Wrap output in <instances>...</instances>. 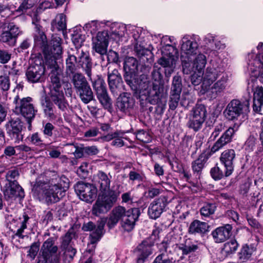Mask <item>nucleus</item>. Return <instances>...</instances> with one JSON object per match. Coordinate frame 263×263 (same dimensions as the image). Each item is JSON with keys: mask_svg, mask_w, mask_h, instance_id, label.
<instances>
[{"mask_svg": "<svg viewBox=\"0 0 263 263\" xmlns=\"http://www.w3.org/2000/svg\"><path fill=\"white\" fill-rule=\"evenodd\" d=\"M105 220L102 219L98 222L96 226L92 221L84 223L82 226V230L84 231L91 232L89 235L90 242L95 244L99 241L104 234V227Z\"/></svg>", "mask_w": 263, "mask_h": 263, "instance_id": "obj_15", "label": "nucleus"}, {"mask_svg": "<svg viewBox=\"0 0 263 263\" xmlns=\"http://www.w3.org/2000/svg\"><path fill=\"white\" fill-rule=\"evenodd\" d=\"M10 85V80L8 76H0V89L5 91H7L9 89Z\"/></svg>", "mask_w": 263, "mask_h": 263, "instance_id": "obj_58", "label": "nucleus"}, {"mask_svg": "<svg viewBox=\"0 0 263 263\" xmlns=\"http://www.w3.org/2000/svg\"><path fill=\"white\" fill-rule=\"evenodd\" d=\"M74 190L80 199L86 202H91L97 196V187L89 183L78 182L74 185Z\"/></svg>", "mask_w": 263, "mask_h": 263, "instance_id": "obj_14", "label": "nucleus"}, {"mask_svg": "<svg viewBox=\"0 0 263 263\" xmlns=\"http://www.w3.org/2000/svg\"><path fill=\"white\" fill-rule=\"evenodd\" d=\"M134 50L139 59L140 63L145 66L144 69L148 71L154 62V55L152 52L138 44L135 46Z\"/></svg>", "mask_w": 263, "mask_h": 263, "instance_id": "obj_21", "label": "nucleus"}, {"mask_svg": "<svg viewBox=\"0 0 263 263\" xmlns=\"http://www.w3.org/2000/svg\"><path fill=\"white\" fill-rule=\"evenodd\" d=\"M34 25L33 33L34 45L41 49L45 61L54 58L57 59H62L63 50L61 46V39L60 37L54 38L52 40V46H49L42 26L38 24H34Z\"/></svg>", "mask_w": 263, "mask_h": 263, "instance_id": "obj_4", "label": "nucleus"}, {"mask_svg": "<svg viewBox=\"0 0 263 263\" xmlns=\"http://www.w3.org/2000/svg\"><path fill=\"white\" fill-rule=\"evenodd\" d=\"M182 88V79L180 76L176 75L173 77L171 92L181 93Z\"/></svg>", "mask_w": 263, "mask_h": 263, "instance_id": "obj_46", "label": "nucleus"}, {"mask_svg": "<svg viewBox=\"0 0 263 263\" xmlns=\"http://www.w3.org/2000/svg\"><path fill=\"white\" fill-rule=\"evenodd\" d=\"M263 106V87L258 86L256 87L253 93V109L256 112H259Z\"/></svg>", "mask_w": 263, "mask_h": 263, "instance_id": "obj_34", "label": "nucleus"}, {"mask_svg": "<svg viewBox=\"0 0 263 263\" xmlns=\"http://www.w3.org/2000/svg\"><path fill=\"white\" fill-rule=\"evenodd\" d=\"M249 105L248 100L242 102L233 99L228 103L224 110V116L229 120H236L241 115L249 111Z\"/></svg>", "mask_w": 263, "mask_h": 263, "instance_id": "obj_9", "label": "nucleus"}, {"mask_svg": "<svg viewBox=\"0 0 263 263\" xmlns=\"http://www.w3.org/2000/svg\"><path fill=\"white\" fill-rule=\"evenodd\" d=\"M238 245L235 239H231L224 244V249L228 253H233L237 250Z\"/></svg>", "mask_w": 263, "mask_h": 263, "instance_id": "obj_51", "label": "nucleus"}, {"mask_svg": "<svg viewBox=\"0 0 263 263\" xmlns=\"http://www.w3.org/2000/svg\"><path fill=\"white\" fill-rule=\"evenodd\" d=\"M20 176V173L17 169L13 168L9 170L6 174V178L7 183H11L13 182H18L17 179Z\"/></svg>", "mask_w": 263, "mask_h": 263, "instance_id": "obj_49", "label": "nucleus"}, {"mask_svg": "<svg viewBox=\"0 0 263 263\" xmlns=\"http://www.w3.org/2000/svg\"><path fill=\"white\" fill-rule=\"evenodd\" d=\"M2 43L0 42V63L6 64L10 60L11 54L7 50L2 48Z\"/></svg>", "mask_w": 263, "mask_h": 263, "instance_id": "obj_56", "label": "nucleus"}, {"mask_svg": "<svg viewBox=\"0 0 263 263\" xmlns=\"http://www.w3.org/2000/svg\"><path fill=\"white\" fill-rule=\"evenodd\" d=\"M45 67L43 61L37 58L28 67L26 71V76L28 82L30 83H40L45 80Z\"/></svg>", "mask_w": 263, "mask_h": 263, "instance_id": "obj_12", "label": "nucleus"}, {"mask_svg": "<svg viewBox=\"0 0 263 263\" xmlns=\"http://www.w3.org/2000/svg\"><path fill=\"white\" fill-rule=\"evenodd\" d=\"M39 250V245L37 243H33L30 247L28 251L27 256L30 257L31 259H34Z\"/></svg>", "mask_w": 263, "mask_h": 263, "instance_id": "obj_62", "label": "nucleus"}, {"mask_svg": "<svg viewBox=\"0 0 263 263\" xmlns=\"http://www.w3.org/2000/svg\"><path fill=\"white\" fill-rule=\"evenodd\" d=\"M59 255L62 257L64 263H70L75 256L77 250L73 247L60 248Z\"/></svg>", "mask_w": 263, "mask_h": 263, "instance_id": "obj_38", "label": "nucleus"}, {"mask_svg": "<svg viewBox=\"0 0 263 263\" xmlns=\"http://www.w3.org/2000/svg\"><path fill=\"white\" fill-rule=\"evenodd\" d=\"M153 246L154 242H151L149 240H144L137 246L135 250V252L138 255L137 263H143L152 254Z\"/></svg>", "mask_w": 263, "mask_h": 263, "instance_id": "obj_24", "label": "nucleus"}, {"mask_svg": "<svg viewBox=\"0 0 263 263\" xmlns=\"http://www.w3.org/2000/svg\"><path fill=\"white\" fill-rule=\"evenodd\" d=\"M108 37L107 32H99L96 36L92 39V49L101 55L106 54L108 44Z\"/></svg>", "mask_w": 263, "mask_h": 263, "instance_id": "obj_22", "label": "nucleus"}, {"mask_svg": "<svg viewBox=\"0 0 263 263\" xmlns=\"http://www.w3.org/2000/svg\"><path fill=\"white\" fill-rule=\"evenodd\" d=\"M24 220L22 222L21 227L17 229L16 233H15V235L18 236L20 238H23L24 236L23 235V233L25 229H26V223L28 221L29 217L27 214H24L23 215Z\"/></svg>", "mask_w": 263, "mask_h": 263, "instance_id": "obj_57", "label": "nucleus"}, {"mask_svg": "<svg viewBox=\"0 0 263 263\" xmlns=\"http://www.w3.org/2000/svg\"><path fill=\"white\" fill-rule=\"evenodd\" d=\"M32 99L30 97L20 99L18 95H16L13 99V102L15 104V110L17 114H21L26 119L28 124H30L34 119L36 110L31 103Z\"/></svg>", "mask_w": 263, "mask_h": 263, "instance_id": "obj_8", "label": "nucleus"}, {"mask_svg": "<svg viewBox=\"0 0 263 263\" xmlns=\"http://www.w3.org/2000/svg\"><path fill=\"white\" fill-rule=\"evenodd\" d=\"M160 68H157L155 66L154 67V69L152 72V78L155 82L153 83V85L155 84H159L160 85H161L160 81L162 79V76L160 71Z\"/></svg>", "mask_w": 263, "mask_h": 263, "instance_id": "obj_59", "label": "nucleus"}, {"mask_svg": "<svg viewBox=\"0 0 263 263\" xmlns=\"http://www.w3.org/2000/svg\"><path fill=\"white\" fill-rule=\"evenodd\" d=\"M136 138L143 143H149L151 141V137L144 130H139L137 132Z\"/></svg>", "mask_w": 263, "mask_h": 263, "instance_id": "obj_55", "label": "nucleus"}, {"mask_svg": "<svg viewBox=\"0 0 263 263\" xmlns=\"http://www.w3.org/2000/svg\"><path fill=\"white\" fill-rule=\"evenodd\" d=\"M3 194L6 200H14L16 198L22 199L25 197V192L18 182L6 183L4 187Z\"/></svg>", "mask_w": 263, "mask_h": 263, "instance_id": "obj_18", "label": "nucleus"}, {"mask_svg": "<svg viewBox=\"0 0 263 263\" xmlns=\"http://www.w3.org/2000/svg\"><path fill=\"white\" fill-rule=\"evenodd\" d=\"M193 64L196 70L201 71L206 64L205 56L202 54H199L194 60Z\"/></svg>", "mask_w": 263, "mask_h": 263, "instance_id": "obj_48", "label": "nucleus"}, {"mask_svg": "<svg viewBox=\"0 0 263 263\" xmlns=\"http://www.w3.org/2000/svg\"><path fill=\"white\" fill-rule=\"evenodd\" d=\"M167 204V198L164 196H161L154 200L150 204L148 209V214L149 217L154 219L159 217L165 210Z\"/></svg>", "mask_w": 263, "mask_h": 263, "instance_id": "obj_19", "label": "nucleus"}, {"mask_svg": "<svg viewBox=\"0 0 263 263\" xmlns=\"http://www.w3.org/2000/svg\"><path fill=\"white\" fill-rule=\"evenodd\" d=\"M232 227L227 224L216 228L212 232L213 238L216 243L225 241L230 238L232 234Z\"/></svg>", "mask_w": 263, "mask_h": 263, "instance_id": "obj_28", "label": "nucleus"}, {"mask_svg": "<svg viewBox=\"0 0 263 263\" xmlns=\"http://www.w3.org/2000/svg\"><path fill=\"white\" fill-rule=\"evenodd\" d=\"M223 74H225L221 70L213 68H208L204 73L202 85V88H208L209 86H210L218 78H220Z\"/></svg>", "mask_w": 263, "mask_h": 263, "instance_id": "obj_29", "label": "nucleus"}, {"mask_svg": "<svg viewBox=\"0 0 263 263\" xmlns=\"http://www.w3.org/2000/svg\"><path fill=\"white\" fill-rule=\"evenodd\" d=\"M108 82L110 91L114 93L115 91V74L114 70L111 69V66L108 67Z\"/></svg>", "mask_w": 263, "mask_h": 263, "instance_id": "obj_52", "label": "nucleus"}, {"mask_svg": "<svg viewBox=\"0 0 263 263\" xmlns=\"http://www.w3.org/2000/svg\"><path fill=\"white\" fill-rule=\"evenodd\" d=\"M127 215V211L124 207L122 206L116 207V223L119 219L122 220L123 217Z\"/></svg>", "mask_w": 263, "mask_h": 263, "instance_id": "obj_61", "label": "nucleus"}, {"mask_svg": "<svg viewBox=\"0 0 263 263\" xmlns=\"http://www.w3.org/2000/svg\"><path fill=\"white\" fill-rule=\"evenodd\" d=\"M92 62L89 54L83 50L71 48L67 52V57L65 60V73L68 77L74 75L77 70L82 68L96 92L97 97L104 109L110 113L113 111L112 100L108 96L105 83L101 76L91 77Z\"/></svg>", "mask_w": 263, "mask_h": 263, "instance_id": "obj_1", "label": "nucleus"}, {"mask_svg": "<svg viewBox=\"0 0 263 263\" xmlns=\"http://www.w3.org/2000/svg\"><path fill=\"white\" fill-rule=\"evenodd\" d=\"M61 61V59H57L54 58L45 61V63L47 68L50 69L49 74V97L54 102L59 109L64 111L66 108L62 87L64 80L62 79V70L58 64Z\"/></svg>", "mask_w": 263, "mask_h": 263, "instance_id": "obj_3", "label": "nucleus"}, {"mask_svg": "<svg viewBox=\"0 0 263 263\" xmlns=\"http://www.w3.org/2000/svg\"><path fill=\"white\" fill-rule=\"evenodd\" d=\"M58 251V247L55 245L53 238H48L41 247L40 259L37 263L57 262L59 260Z\"/></svg>", "mask_w": 263, "mask_h": 263, "instance_id": "obj_11", "label": "nucleus"}, {"mask_svg": "<svg viewBox=\"0 0 263 263\" xmlns=\"http://www.w3.org/2000/svg\"><path fill=\"white\" fill-rule=\"evenodd\" d=\"M77 94L81 101L84 104H88L93 100V94L90 86L84 89V90H82Z\"/></svg>", "mask_w": 263, "mask_h": 263, "instance_id": "obj_43", "label": "nucleus"}, {"mask_svg": "<svg viewBox=\"0 0 263 263\" xmlns=\"http://www.w3.org/2000/svg\"><path fill=\"white\" fill-rule=\"evenodd\" d=\"M177 247L175 238L171 237L165 238L159 245V248L162 253L158 256L162 257L161 263H172L173 258L170 256L172 250Z\"/></svg>", "mask_w": 263, "mask_h": 263, "instance_id": "obj_17", "label": "nucleus"}, {"mask_svg": "<svg viewBox=\"0 0 263 263\" xmlns=\"http://www.w3.org/2000/svg\"><path fill=\"white\" fill-rule=\"evenodd\" d=\"M97 182L99 194L92 205L91 213L96 216H99L107 213L113 206L115 202V191L114 186L110 187V179L103 172L98 173Z\"/></svg>", "mask_w": 263, "mask_h": 263, "instance_id": "obj_2", "label": "nucleus"}, {"mask_svg": "<svg viewBox=\"0 0 263 263\" xmlns=\"http://www.w3.org/2000/svg\"><path fill=\"white\" fill-rule=\"evenodd\" d=\"M140 210L139 208H133L127 211V216H124L121 220V226L125 231H132L135 226L136 221L138 220L140 215Z\"/></svg>", "mask_w": 263, "mask_h": 263, "instance_id": "obj_23", "label": "nucleus"}, {"mask_svg": "<svg viewBox=\"0 0 263 263\" xmlns=\"http://www.w3.org/2000/svg\"><path fill=\"white\" fill-rule=\"evenodd\" d=\"M227 80V76L223 74L212 86H209L208 88L203 89L209 93L211 98H215L225 89Z\"/></svg>", "mask_w": 263, "mask_h": 263, "instance_id": "obj_30", "label": "nucleus"}, {"mask_svg": "<svg viewBox=\"0 0 263 263\" xmlns=\"http://www.w3.org/2000/svg\"><path fill=\"white\" fill-rule=\"evenodd\" d=\"M19 32L18 28L13 23H10L8 26V30L1 34V41L10 46H13L16 43Z\"/></svg>", "mask_w": 263, "mask_h": 263, "instance_id": "obj_25", "label": "nucleus"}, {"mask_svg": "<svg viewBox=\"0 0 263 263\" xmlns=\"http://www.w3.org/2000/svg\"><path fill=\"white\" fill-rule=\"evenodd\" d=\"M239 125V124L235 123L232 127H230L227 129L214 144L211 149V152L214 153L219 151L227 144L230 143L232 141V137L235 132L238 130Z\"/></svg>", "mask_w": 263, "mask_h": 263, "instance_id": "obj_20", "label": "nucleus"}, {"mask_svg": "<svg viewBox=\"0 0 263 263\" xmlns=\"http://www.w3.org/2000/svg\"><path fill=\"white\" fill-rule=\"evenodd\" d=\"M181 47V58H191L198 52V44L196 42L183 38Z\"/></svg>", "mask_w": 263, "mask_h": 263, "instance_id": "obj_27", "label": "nucleus"}, {"mask_svg": "<svg viewBox=\"0 0 263 263\" xmlns=\"http://www.w3.org/2000/svg\"><path fill=\"white\" fill-rule=\"evenodd\" d=\"M180 94L181 93L170 92L168 102L170 109L174 110L177 107L180 98Z\"/></svg>", "mask_w": 263, "mask_h": 263, "instance_id": "obj_50", "label": "nucleus"}, {"mask_svg": "<svg viewBox=\"0 0 263 263\" xmlns=\"http://www.w3.org/2000/svg\"><path fill=\"white\" fill-rule=\"evenodd\" d=\"M6 128L7 134L11 139L14 140L15 142L23 140V133L25 127L18 118L11 119L6 124Z\"/></svg>", "mask_w": 263, "mask_h": 263, "instance_id": "obj_16", "label": "nucleus"}, {"mask_svg": "<svg viewBox=\"0 0 263 263\" xmlns=\"http://www.w3.org/2000/svg\"><path fill=\"white\" fill-rule=\"evenodd\" d=\"M55 21H57V28L59 30H64L66 29V17L64 14H59L57 16Z\"/></svg>", "mask_w": 263, "mask_h": 263, "instance_id": "obj_60", "label": "nucleus"}, {"mask_svg": "<svg viewBox=\"0 0 263 263\" xmlns=\"http://www.w3.org/2000/svg\"><path fill=\"white\" fill-rule=\"evenodd\" d=\"M163 87L162 85L155 84L150 89L146 100L151 104L157 105L155 112L158 115L163 114L165 109L166 100L163 94Z\"/></svg>", "mask_w": 263, "mask_h": 263, "instance_id": "obj_7", "label": "nucleus"}, {"mask_svg": "<svg viewBox=\"0 0 263 263\" xmlns=\"http://www.w3.org/2000/svg\"><path fill=\"white\" fill-rule=\"evenodd\" d=\"M76 238V231L72 227L70 228L67 232L61 238V243L60 248L64 249L65 248L72 247L71 242L72 239Z\"/></svg>", "mask_w": 263, "mask_h": 263, "instance_id": "obj_37", "label": "nucleus"}, {"mask_svg": "<svg viewBox=\"0 0 263 263\" xmlns=\"http://www.w3.org/2000/svg\"><path fill=\"white\" fill-rule=\"evenodd\" d=\"M210 226L205 222L194 220L190 224L188 232L190 234L203 235L209 231Z\"/></svg>", "mask_w": 263, "mask_h": 263, "instance_id": "obj_31", "label": "nucleus"}, {"mask_svg": "<svg viewBox=\"0 0 263 263\" xmlns=\"http://www.w3.org/2000/svg\"><path fill=\"white\" fill-rule=\"evenodd\" d=\"M166 47L168 52L164 53L158 60V63L165 68V74L166 77H170L175 67L176 62L178 59V50L175 47L171 45H168Z\"/></svg>", "mask_w": 263, "mask_h": 263, "instance_id": "obj_13", "label": "nucleus"}, {"mask_svg": "<svg viewBox=\"0 0 263 263\" xmlns=\"http://www.w3.org/2000/svg\"><path fill=\"white\" fill-rule=\"evenodd\" d=\"M254 249L253 247L245 245L242 246L240 251L238 253V258L242 261L248 260L251 257Z\"/></svg>", "mask_w": 263, "mask_h": 263, "instance_id": "obj_41", "label": "nucleus"}, {"mask_svg": "<svg viewBox=\"0 0 263 263\" xmlns=\"http://www.w3.org/2000/svg\"><path fill=\"white\" fill-rule=\"evenodd\" d=\"M216 208V204L214 203H206L200 209V213L204 217H209L214 214Z\"/></svg>", "mask_w": 263, "mask_h": 263, "instance_id": "obj_42", "label": "nucleus"}, {"mask_svg": "<svg viewBox=\"0 0 263 263\" xmlns=\"http://www.w3.org/2000/svg\"><path fill=\"white\" fill-rule=\"evenodd\" d=\"M70 78L75 89L88 82L85 77L81 73H77Z\"/></svg>", "mask_w": 263, "mask_h": 263, "instance_id": "obj_44", "label": "nucleus"}, {"mask_svg": "<svg viewBox=\"0 0 263 263\" xmlns=\"http://www.w3.org/2000/svg\"><path fill=\"white\" fill-rule=\"evenodd\" d=\"M208 159L205 153H202L197 159L192 162V175L184 171H182L183 177L186 181L192 183L193 186H195L198 180L201 178L202 170Z\"/></svg>", "mask_w": 263, "mask_h": 263, "instance_id": "obj_10", "label": "nucleus"}, {"mask_svg": "<svg viewBox=\"0 0 263 263\" xmlns=\"http://www.w3.org/2000/svg\"><path fill=\"white\" fill-rule=\"evenodd\" d=\"M67 145L73 146L74 151L72 153L76 159L82 158L85 156L84 146L83 145H74L73 144H67Z\"/></svg>", "mask_w": 263, "mask_h": 263, "instance_id": "obj_54", "label": "nucleus"}, {"mask_svg": "<svg viewBox=\"0 0 263 263\" xmlns=\"http://www.w3.org/2000/svg\"><path fill=\"white\" fill-rule=\"evenodd\" d=\"M212 177L215 180H220L223 177H228L230 175L226 174V168H220L218 166H216L213 167L210 171Z\"/></svg>", "mask_w": 263, "mask_h": 263, "instance_id": "obj_47", "label": "nucleus"}, {"mask_svg": "<svg viewBox=\"0 0 263 263\" xmlns=\"http://www.w3.org/2000/svg\"><path fill=\"white\" fill-rule=\"evenodd\" d=\"M200 246L197 242L186 239L184 243L179 245V249L182 251L183 255L199 254L200 252Z\"/></svg>", "mask_w": 263, "mask_h": 263, "instance_id": "obj_33", "label": "nucleus"}, {"mask_svg": "<svg viewBox=\"0 0 263 263\" xmlns=\"http://www.w3.org/2000/svg\"><path fill=\"white\" fill-rule=\"evenodd\" d=\"M134 103L133 98L127 93H123L118 98L116 105L121 111L132 107Z\"/></svg>", "mask_w": 263, "mask_h": 263, "instance_id": "obj_35", "label": "nucleus"}, {"mask_svg": "<svg viewBox=\"0 0 263 263\" xmlns=\"http://www.w3.org/2000/svg\"><path fill=\"white\" fill-rule=\"evenodd\" d=\"M190 115L205 121L206 117V108L202 104H197L192 109Z\"/></svg>", "mask_w": 263, "mask_h": 263, "instance_id": "obj_39", "label": "nucleus"}, {"mask_svg": "<svg viewBox=\"0 0 263 263\" xmlns=\"http://www.w3.org/2000/svg\"><path fill=\"white\" fill-rule=\"evenodd\" d=\"M36 2L37 0H24L18 7V10L25 12L33 7Z\"/></svg>", "mask_w": 263, "mask_h": 263, "instance_id": "obj_53", "label": "nucleus"}, {"mask_svg": "<svg viewBox=\"0 0 263 263\" xmlns=\"http://www.w3.org/2000/svg\"><path fill=\"white\" fill-rule=\"evenodd\" d=\"M138 67V63L136 59L134 57H128L125 59L124 63L125 80L134 91V96L141 101L143 100V99L141 98L142 96L138 93V91L141 89H146L148 81L144 74H142L139 77L137 75Z\"/></svg>", "mask_w": 263, "mask_h": 263, "instance_id": "obj_5", "label": "nucleus"}, {"mask_svg": "<svg viewBox=\"0 0 263 263\" xmlns=\"http://www.w3.org/2000/svg\"><path fill=\"white\" fill-rule=\"evenodd\" d=\"M224 130V126L222 123H220L217 125L213 133H212L210 139L211 140H215L216 138L219 136V134Z\"/></svg>", "mask_w": 263, "mask_h": 263, "instance_id": "obj_64", "label": "nucleus"}, {"mask_svg": "<svg viewBox=\"0 0 263 263\" xmlns=\"http://www.w3.org/2000/svg\"><path fill=\"white\" fill-rule=\"evenodd\" d=\"M55 185L50 181L48 183L39 181L33 186L32 191L39 198H42L48 204H51L58 202L63 196Z\"/></svg>", "mask_w": 263, "mask_h": 263, "instance_id": "obj_6", "label": "nucleus"}, {"mask_svg": "<svg viewBox=\"0 0 263 263\" xmlns=\"http://www.w3.org/2000/svg\"><path fill=\"white\" fill-rule=\"evenodd\" d=\"M236 154L234 149H229L224 151L221 154L220 161L226 168V174L231 175L234 171V161Z\"/></svg>", "mask_w": 263, "mask_h": 263, "instance_id": "obj_26", "label": "nucleus"}, {"mask_svg": "<svg viewBox=\"0 0 263 263\" xmlns=\"http://www.w3.org/2000/svg\"><path fill=\"white\" fill-rule=\"evenodd\" d=\"M51 183L55 184L57 190L62 195L68 189L69 185V179L65 176H62L61 177L55 176L50 180Z\"/></svg>", "mask_w": 263, "mask_h": 263, "instance_id": "obj_36", "label": "nucleus"}, {"mask_svg": "<svg viewBox=\"0 0 263 263\" xmlns=\"http://www.w3.org/2000/svg\"><path fill=\"white\" fill-rule=\"evenodd\" d=\"M204 121L199 119L196 118L190 115L189 121L187 123V126L189 128L193 129L195 132L198 131L202 126Z\"/></svg>", "mask_w": 263, "mask_h": 263, "instance_id": "obj_45", "label": "nucleus"}, {"mask_svg": "<svg viewBox=\"0 0 263 263\" xmlns=\"http://www.w3.org/2000/svg\"><path fill=\"white\" fill-rule=\"evenodd\" d=\"M41 104L45 116L51 120H54L57 118V110L53 102L49 98L45 97L42 98Z\"/></svg>", "mask_w": 263, "mask_h": 263, "instance_id": "obj_32", "label": "nucleus"}, {"mask_svg": "<svg viewBox=\"0 0 263 263\" xmlns=\"http://www.w3.org/2000/svg\"><path fill=\"white\" fill-rule=\"evenodd\" d=\"M182 66V72L184 74H192L195 73V67L194 64H192L190 62L191 58H186L185 59L181 58Z\"/></svg>", "mask_w": 263, "mask_h": 263, "instance_id": "obj_40", "label": "nucleus"}, {"mask_svg": "<svg viewBox=\"0 0 263 263\" xmlns=\"http://www.w3.org/2000/svg\"><path fill=\"white\" fill-rule=\"evenodd\" d=\"M84 41V39L82 37L81 34H76L73 36L72 42L75 45V47L73 49L76 48L80 49V47L82 46Z\"/></svg>", "mask_w": 263, "mask_h": 263, "instance_id": "obj_63", "label": "nucleus"}]
</instances>
